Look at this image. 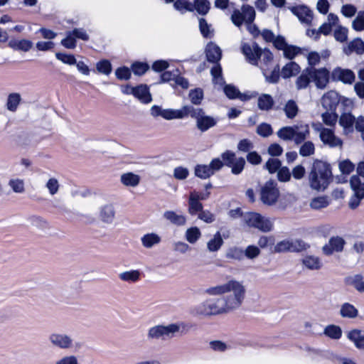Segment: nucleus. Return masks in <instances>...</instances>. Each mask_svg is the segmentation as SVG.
<instances>
[{
	"mask_svg": "<svg viewBox=\"0 0 364 364\" xmlns=\"http://www.w3.org/2000/svg\"><path fill=\"white\" fill-rule=\"evenodd\" d=\"M210 296H220L208 299L196 307V313L210 316L226 314L239 309L245 301L247 289L242 281L235 279L210 287L205 290Z\"/></svg>",
	"mask_w": 364,
	"mask_h": 364,
	"instance_id": "f257e3e1",
	"label": "nucleus"
},
{
	"mask_svg": "<svg viewBox=\"0 0 364 364\" xmlns=\"http://www.w3.org/2000/svg\"><path fill=\"white\" fill-rule=\"evenodd\" d=\"M150 114L154 117H161L166 120L183 119L191 116L196 120V126L201 132L207 131L217 123L215 118L206 115L202 109L191 105H185L178 109H164L161 106L153 105L150 109Z\"/></svg>",
	"mask_w": 364,
	"mask_h": 364,
	"instance_id": "f03ea898",
	"label": "nucleus"
},
{
	"mask_svg": "<svg viewBox=\"0 0 364 364\" xmlns=\"http://www.w3.org/2000/svg\"><path fill=\"white\" fill-rule=\"evenodd\" d=\"M331 178L329 165L320 160L314 161L309 176L310 187L316 191H323L328 186Z\"/></svg>",
	"mask_w": 364,
	"mask_h": 364,
	"instance_id": "7ed1b4c3",
	"label": "nucleus"
},
{
	"mask_svg": "<svg viewBox=\"0 0 364 364\" xmlns=\"http://www.w3.org/2000/svg\"><path fill=\"white\" fill-rule=\"evenodd\" d=\"M244 223L250 228L267 232L273 228V220L255 212L247 213L243 215Z\"/></svg>",
	"mask_w": 364,
	"mask_h": 364,
	"instance_id": "20e7f679",
	"label": "nucleus"
},
{
	"mask_svg": "<svg viewBox=\"0 0 364 364\" xmlns=\"http://www.w3.org/2000/svg\"><path fill=\"white\" fill-rule=\"evenodd\" d=\"M338 123L346 136L352 134L354 129L358 132L364 130V117L361 115L355 118L350 112H344L340 116Z\"/></svg>",
	"mask_w": 364,
	"mask_h": 364,
	"instance_id": "39448f33",
	"label": "nucleus"
},
{
	"mask_svg": "<svg viewBox=\"0 0 364 364\" xmlns=\"http://www.w3.org/2000/svg\"><path fill=\"white\" fill-rule=\"evenodd\" d=\"M181 326V323H170L167 326L157 325L152 326L148 330L147 338L149 340H158L171 338L180 331Z\"/></svg>",
	"mask_w": 364,
	"mask_h": 364,
	"instance_id": "423d86ee",
	"label": "nucleus"
},
{
	"mask_svg": "<svg viewBox=\"0 0 364 364\" xmlns=\"http://www.w3.org/2000/svg\"><path fill=\"white\" fill-rule=\"evenodd\" d=\"M314 130L319 133V137L323 144L330 148L342 149L343 140L335 134L333 129L325 128L321 124H313Z\"/></svg>",
	"mask_w": 364,
	"mask_h": 364,
	"instance_id": "0eeeda50",
	"label": "nucleus"
},
{
	"mask_svg": "<svg viewBox=\"0 0 364 364\" xmlns=\"http://www.w3.org/2000/svg\"><path fill=\"white\" fill-rule=\"evenodd\" d=\"M279 197V191L277 183L273 181H267L260 188V199L267 205L276 203Z\"/></svg>",
	"mask_w": 364,
	"mask_h": 364,
	"instance_id": "6e6552de",
	"label": "nucleus"
},
{
	"mask_svg": "<svg viewBox=\"0 0 364 364\" xmlns=\"http://www.w3.org/2000/svg\"><path fill=\"white\" fill-rule=\"evenodd\" d=\"M223 166V161L219 158L213 159L209 165L198 164L195 167V175L202 179H206L213 176L215 172Z\"/></svg>",
	"mask_w": 364,
	"mask_h": 364,
	"instance_id": "1a4fd4ad",
	"label": "nucleus"
},
{
	"mask_svg": "<svg viewBox=\"0 0 364 364\" xmlns=\"http://www.w3.org/2000/svg\"><path fill=\"white\" fill-rule=\"evenodd\" d=\"M48 341L54 347L62 350L70 349L73 347V339L71 336L60 332H54L49 335Z\"/></svg>",
	"mask_w": 364,
	"mask_h": 364,
	"instance_id": "9d476101",
	"label": "nucleus"
},
{
	"mask_svg": "<svg viewBox=\"0 0 364 364\" xmlns=\"http://www.w3.org/2000/svg\"><path fill=\"white\" fill-rule=\"evenodd\" d=\"M309 75L318 89H324L329 82L330 73L325 68H309Z\"/></svg>",
	"mask_w": 364,
	"mask_h": 364,
	"instance_id": "9b49d317",
	"label": "nucleus"
},
{
	"mask_svg": "<svg viewBox=\"0 0 364 364\" xmlns=\"http://www.w3.org/2000/svg\"><path fill=\"white\" fill-rule=\"evenodd\" d=\"M98 219L104 224L111 225L114 223L116 210L114 204L107 203L100 206L98 209Z\"/></svg>",
	"mask_w": 364,
	"mask_h": 364,
	"instance_id": "f8f14e48",
	"label": "nucleus"
},
{
	"mask_svg": "<svg viewBox=\"0 0 364 364\" xmlns=\"http://www.w3.org/2000/svg\"><path fill=\"white\" fill-rule=\"evenodd\" d=\"M242 52L246 57L247 60L252 65H258L259 53L262 49L255 43L252 44L242 43L241 46Z\"/></svg>",
	"mask_w": 364,
	"mask_h": 364,
	"instance_id": "ddd939ff",
	"label": "nucleus"
},
{
	"mask_svg": "<svg viewBox=\"0 0 364 364\" xmlns=\"http://www.w3.org/2000/svg\"><path fill=\"white\" fill-rule=\"evenodd\" d=\"M331 76L333 81H341L345 84H351L355 80V75L352 70L339 67L333 70Z\"/></svg>",
	"mask_w": 364,
	"mask_h": 364,
	"instance_id": "4468645a",
	"label": "nucleus"
},
{
	"mask_svg": "<svg viewBox=\"0 0 364 364\" xmlns=\"http://www.w3.org/2000/svg\"><path fill=\"white\" fill-rule=\"evenodd\" d=\"M345 240L341 237H333L323 247V252L326 255H331L333 252H340L343 250Z\"/></svg>",
	"mask_w": 364,
	"mask_h": 364,
	"instance_id": "2eb2a0df",
	"label": "nucleus"
},
{
	"mask_svg": "<svg viewBox=\"0 0 364 364\" xmlns=\"http://www.w3.org/2000/svg\"><path fill=\"white\" fill-rule=\"evenodd\" d=\"M294 141L296 144L304 142L310 134L309 126L305 123L294 125Z\"/></svg>",
	"mask_w": 364,
	"mask_h": 364,
	"instance_id": "dca6fc26",
	"label": "nucleus"
},
{
	"mask_svg": "<svg viewBox=\"0 0 364 364\" xmlns=\"http://www.w3.org/2000/svg\"><path fill=\"white\" fill-rule=\"evenodd\" d=\"M292 13L296 16L299 20L306 25L311 23L313 20L312 11L305 6H299L291 9Z\"/></svg>",
	"mask_w": 364,
	"mask_h": 364,
	"instance_id": "f3484780",
	"label": "nucleus"
},
{
	"mask_svg": "<svg viewBox=\"0 0 364 364\" xmlns=\"http://www.w3.org/2000/svg\"><path fill=\"white\" fill-rule=\"evenodd\" d=\"M120 183L125 187L136 188L141 181V176L134 172H125L121 174Z\"/></svg>",
	"mask_w": 364,
	"mask_h": 364,
	"instance_id": "a211bd4d",
	"label": "nucleus"
},
{
	"mask_svg": "<svg viewBox=\"0 0 364 364\" xmlns=\"http://www.w3.org/2000/svg\"><path fill=\"white\" fill-rule=\"evenodd\" d=\"M164 219L176 226H183L187 223V217L173 210H166L164 213Z\"/></svg>",
	"mask_w": 364,
	"mask_h": 364,
	"instance_id": "6ab92c4d",
	"label": "nucleus"
},
{
	"mask_svg": "<svg viewBox=\"0 0 364 364\" xmlns=\"http://www.w3.org/2000/svg\"><path fill=\"white\" fill-rule=\"evenodd\" d=\"M262 71L267 82L277 83L279 81V66L277 64L269 68L262 66Z\"/></svg>",
	"mask_w": 364,
	"mask_h": 364,
	"instance_id": "aec40b11",
	"label": "nucleus"
},
{
	"mask_svg": "<svg viewBox=\"0 0 364 364\" xmlns=\"http://www.w3.org/2000/svg\"><path fill=\"white\" fill-rule=\"evenodd\" d=\"M347 338L353 343L356 348L364 350V332L359 329H353L348 332Z\"/></svg>",
	"mask_w": 364,
	"mask_h": 364,
	"instance_id": "412c9836",
	"label": "nucleus"
},
{
	"mask_svg": "<svg viewBox=\"0 0 364 364\" xmlns=\"http://www.w3.org/2000/svg\"><path fill=\"white\" fill-rule=\"evenodd\" d=\"M345 283L353 287L360 293L364 292V277L361 274H356L346 277Z\"/></svg>",
	"mask_w": 364,
	"mask_h": 364,
	"instance_id": "4be33fe9",
	"label": "nucleus"
},
{
	"mask_svg": "<svg viewBox=\"0 0 364 364\" xmlns=\"http://www.w3.org/2000/svg\"><path fill=\"white\" fill-rule=\"evenodd\" d=\"M206 57L209 62H218L222 55V51L219 46L213 43H210L205 48Z\"/></svg>",
	"mask_w": 364,
	"mask_h": 364,
	"instance_id": "5701e85b",
	"label": "nucleus"
},
{
	"mask_svg": "<svg viewBox=\"0 0 364 364\" xmlns=\"http://www.w3.org/2000/svg\"><path fill=\"white\" fill-rule=\"evenodd\" d=\"M141 276V272L139 269H130L124 271L118 274L119 279L124 282L136 283Z\"/></svg>",
	"mask_w": 364,
	"mask_h": 364,
	"instance_id": "b1692460",
	"label": "nucleus"
},
{
	"mask_svg": "<svg viewBox=\"0 0 364 364\" xmlns=\"http://www.w3.org/2000/svg\"><path fill=\"white\" fill-rule=\"evenodd\" d=\"M339 314L343 318H355L358 316V310L353 304L345 302L341 304Z\"/></svg>",
	"mask_w": 364,
	"mask_h": 364,
	"instance_id": "393cba45",
	"label": "nucleus"
},
{
	"mask_svg": "<svg viewBox=\"0 0 364 364\" xmlns=\"http://www.w3.org/2000/svg\"><path fill=\"white\" fill-rule=\"evenodd\" d=\"M134 96L145 104L149 103L152 100L149 87L144 85L135 87Z\"/></svg>",
	"mask_w": 364,
	"mask_h": 364,
	"instance_id": "a878e982",
	"label": "nucleus"
},
{
	"mask_svg": "<svg viewBox=\"0 0 364 364\" xmlns=\"http://www.w3.org/2000/svg\"><path fill=\"white\" fill-rule=\"evenodd\" d=\"M343 51L346 55H350L353 52L362 54L364 52V42L360 38H355L344 47Z\"/></svg>",
	"mask_w": 364,
	"mask_h": 364,
	"instance_id": "bb28decb",
	"label": "nucleus"
},
{
	"mask_svg": "<svg viewBox=\"0 0 364 364\" xmlns=\"http://www.w3.org/2000/svg\"><path fill=\"white\" fill-rule=\"evenodd\" d=\"M338 95L335 91H329L323 95L321 99L322 105L326 109H332L338 103Z\"/></svg>",
	"mask_w": 364,
	"mask_h": 364,
	"instance_id": "cd10ccee",
	"label": "nucleus"
},
{
	"mask_svg": "<svg viewBox=\"0 0 364 364\" xmlns=\"http://www.w3.org/2000/svg\"><path fill=\"white\" fill-rule=\"evenodd\" d=\"M256 65L259 66L261 70L262 66L269 68L274 65L273 63V54L269 50L262 49L260 53H259L258 65Z\"/></svg>",
	"mask_w": 364,
	"mask_h": 364,
	"instance_id": "c85d7f7f",
	"label": "nucleus"
},
{
	"mask_svg": "<svg viewBox=\"0 0 364 364\" xmlns=\"http://www.w3.org/2000/svg\"><path fill=\"white\" fill-rule=\"evenodd\" d=\"M161 241V237L156 233H147L143 235L141 238L142 245L145 248H151L154 245L159 244Z\"/></svg>",
	"mask_w": 364,
	"mask_h": 364,
	"instance_id": "c756f323",
	"label": "nucleus"
},
{
	"mask_svg": "<svg viewBox=\"0 0 364 364\" xmlns=\"http://www.w3.org/2000/svg\"><path fill=\"white\" fill-rule=\"evenodd\" d=\"M224 92L226 96L230 99H240L242 101H246L250 97L246 94H242L237 87L232 85H227L224 87Z\"/></svg>",
	"mask_w": 364,
	"mask_h": 364,
	"instance_id": "7c9ffc66",
	"label": "nucleus"
},
{
	"mask_svg": "<svg viewBox=\"0 0 364 364\" xmlns=\"http://www.w3.org/2000/svg\"><path fill=\"white\" fill-rule=\"evenodd\" d=\"M303 265L311 270H318L321 267V262L318 257L306 255L302 259Z\"/></svg>",
	"mask_w": 364,
	"mask_h": 364,
	"instance_id": "2f4dec72",
	"label": "nucleus"
},
{
	"mask_svg": "<svg viewBox=\"0 0 364 364\" xmlns=\"http://www.w3.org/2000/svg\"><path fill=\"white\" fill-rule=\"evenodd\" d=\"M223 244V237L219 231H218L208 242L207 249L209 252L218 251Z\"/></svg>",
	"mask_w": 364,
	"mask_h": 364,
	"instance_id": "473e14b6",
	"label": "nucleus"
},
{
	"mask_svg": "<svg viewBox=\"0 0 364 364\" xmlns=\"http://www.w3.org/2000/svg\"><path fill=\"white\" fill-rule=\"evenodd\" d=\"M21 101V97L19 93L14 92L9 95L6 100V109L11 112H15Z\"/></svg>",
	"mask_w": 364,
	"mask_h": 364,
	"instance_id": "72a5a7b5",
	"label": "nucleus"
},
{
	"mask_svg": "<svg viewBox=\"0 0 364 364\" xmlns=\"http://www.w3.org/2000/svg\"><path fill=\"white\" fill-rule=\"evenodd\" d=\"M350 188L353 194L364 196V182L358 176H353L350 180Z\"/></svg>",
	"mask_w": 364,
	"mask_h": 364,
	"instance_id": "f704fd0d",
	"label": "nucleus"
},
{
	"mask_svg": "<svg viewBox=\"0 0 364 364\" xmlns=\"http://www.w3.org/2000/svg\"><path fill=\"white\" fill-rule=\"evenodd\" d=\"M300 72L299 65L294 63L290 62L284 66L282 69V76L284 78H289L297 75Z\"/></svg>",
	"mask_w": 364,
	"mask_h": 364,
	"instance_id": "c9c22d12",
	"label": "nucleus"
},
{
	"mask_svg": "<svg viewBox=\"0 0 364 364\" xmlns=\"http://www.w3.org/2000/svg\"><path fill=\"white\" fill-rule=\"evenodd\" d=\"M201 237V232L198 227H191L185 232V238L191 244H195Z\"/></svg>",
	"mask_w": 364,
	"mask_h": 364,
	"instance_id": "e433bc0d",
	"label": "nucleus"
},
{
	"mask_svg": "<svg viewBox=\"0 0 364 364\" xmlns=\"http://www.w3.org/2000/svg\"><path fill=\"white\" fill-rule=\"evenodd\" d=\"M9 45L15 50L26 52L32 48L33 43L29 40L22 39L11 41H10Z\"/></svg>",
	"mask_w": 364,
	"mask_h": 364,
	"instance_id": "4c0bfd02",
	"label": "nucleus"
},
{
	"mask_svg": "<svg viewBox=\"0 0 364 364\" xmlns=\"http://www.w3.org/2000/svg\"><path fill=\"white\" fill-rule=\"evenodd\" d=\"M258 107L262 110H269L274 105V100L271 95L263 94L258 98Z\"/></svg>",
	"mask_w": 364,
	"mask_h": 364,
	"instance_id": "58836bf2",
	"label": "nucleus"
},
{
	"mask_svg": "<svg viewBox=\"0 0 364 364\" xmlns=\"http://www.w3.org/2000/svg\"><path fill=\"white\" fill-rule=\"evenodd\" d=\"M188 204V212L192 216L197 215L203 208V204L190 195Z\"/></svg>",
	"mask_w": 364,
	"mask_h": 364,
	"instance_id": "ea45409f",
	"label": "nucleus"
},
{
	"mask_svg": "<svg viewBox=\"0 0 364 364\" xmlns=\"http://www.w3.org/2000/svg\"><path fill=\"white\" fill-rule=\"evenodd\" d=\"M45 186L51 196L58 194L60 188V184L58 180L55 177L49 178Z\"/></svg>",
	"mask_w": 364,
	"mask_h": 364,
	"instance_id": "a19ab883",
	"label": "nucleus"
},
{
	"mask_svg": "<svg viewBox=\"0 0 364 364\" xmlns=\"http://www.w3.org/2000/svg\"><path fill=\"white\" fill-rule=\"evenodd\" d=\"M193 10L200 15H205L210 10V4L208 0H195Z\"/></svg>",
	"mask_w": 364,
	"mask_h": 364,
	"instance_id": "79ce46f5",
	"label": "nucleus"
},
{
	"mask_svg": "<svg viewBox=\"0 0 364 364\" xmlns=\"http://www.w3.org/2000/svg\"><path fill=\"white\" fill-rule=\"evenodd\" d=\"M328 205L329 200L326 196H318L314 198L310 202V207L314 210L324 208Z\"/></svg>",
	"mask_w": 364,
	"mask_h": 364,
	"instance_id": "37998d69",
	"label": "nucleus"
},
{
	"mask_svg": "<svg viewBox=\"0 0 364 364\" xmlns=\"http://www.w3.org/2000/svg\"><path fill=\"white\" fill-rule=\"evenodd\" d=\"M324 334L332 339H339L342 336L341 328L336 325H328L324 329Z\"/></svg>",
	"mask_w": 364,
	"mask_h": 364,
	"instance_id": "c03bdc74",
	"label": "nucleus"
},
{
	"mask_svg": "<svg viewBox=\"0 0 364 364\" xmlns=\"http://www.w3.org/2000/svg\"><path fill=\"white\" fill-rule=\"evenodd\" d=\"M311 82V77L309 75V69H306L302 74L297 78L296 85L298 89L306 88Z\"/></svg>",
	"mask_w": 364,
	"mask_h": 364,
	"instance_id": "a18cd8bd",
	"label": "nucleus"
},
{
	"mask_svg": "<svg viewBox=\"0 0 364 364\" xmlns=\"http://www.w3.org/2000/svg\"><path fill=\"white\" fill-rule=\"evenodd\" d=\"M294 126L284 127L279 129L277 136L284 141L294 140Z\"/></svg>",
	"mask_w": 364,
	"mask_h": 364,
	"instance_id": "49530a36",
	"label": "nucleus"
},
{
	"mask_svg": "<svg viewBox=\"0 0 364 364\" xmlns=\"http://www.w3.org/2000/svg\"><path fill=\"white\" fill-rule=\"evenodd\" d=\"M284 111L288 118L293 119L296 116L299 108L294 100H289L284 107Z\"/></svg>",
	"mask_w": 364,
	"mask_h": 364,
	"instance_id": "de8ad7c7",
	"label": "nucleus"
},
{
	"mask_svg": "<svg viewBox=\"0 0 364 364\" xmlns=\"http://www.w3.org/2000/svg\"><path fill=\"white\" fill-rule=\"evenodd\" d=\"M241 11L245 18V23H252L255 18V11L254 8L249 5H244L242 6Z\"/></svg>",
	"mask_w": 364,
	"mask_h": 364,
	"instance_id": "09e8293b",
	"label": "nucleus"
},
{
	"mask_svg": "<svg viewBox=\"0 0 364 364\" xmlns=\"http://www.w3.org/2000/svg\"><path fill=\"white\" fill-rule=\"evenodd\" d=\"M315 153V146L312 141L304 142L299 149V154L304 157L311 156Z\"/></svg>",
	"mask_w": 364,
	"mask_h": 364,
	"instance_id": "8fccbe9b",
	"label": "nucleus"
},
{
	"mask_svg": "<svg viewBox=\"0 0 364 364\" xmlns=\"http://www.w3.org/2000/svg\"><path fill=\"white\" fill-rule=\"evenodd\" d=\"M9 186L16 193H22L25 191L24 181L18 178H11L9 181Z\"/></svg>",
	"mask_w": 364,
	"mask_h": 364,
	"instance_id": "3c124183",
	"label": "nucleus"
},
{
	"mask_svg": "<svg viewBox=\"0 0 364 364\" xmlns=\"http://www.w3.org/2000/svg\"><path fill=\"white\" fill-rule=\"evenodd\" d=\"M289 252H300L307 248L308 245L301 240L288 239Z\"/></svg>",
	"mask_w": 364,
	"mask_h": 364,
	"instance_id": "603ef678",
	"label": "nucleus"
},
{
	"mask_svg": "<svg viewBox=\"0 0 364 364\" xmlns=\"http://www.w3.org/2000/svg\"><path fill=\"white\" fill-rule=\"evenodd\" d=\"M191 102L196 105L201 103L203 98V92L200 88L191 90L188 95Z\"/></svg>",
	"mask_w": 364,
	"mask_h": 364,
	"instance_id": "864d4df0",
	"label": "nucleus"
},
{
	"mask_svg": "<svg viewBox=\"0 0 364 364\" xmlns=\"http://www.w3.org/2000/svg\"><path fill=\"white\" fill-rule=\"evenodd\" d=\"M173 6L175 9L181 11V13H184L186 11H193V4L186 0H177L174 2Z\"/></svg>",
	"mask_w": 364,
	"mask_h": 364,
	"instance_id": "5fc2aeb1",
	"label": "nucleus"
},
{
	"mask_svg": "<svg viewBox=\"0 0 364 364\" xmlns=\"http://www.w3.org/2000/svg\"><path fill=\"white\" fill-rule=\"evenodd\" d=\"M61 45L68 49H74L76 47V39L71 31L66 33V36L61 41Z\"/></svg>",
	"mask_w": 364,
	"mask_h": 364,
	"instance_id": "6e6d98bb",
	"label": "nucleus"
},
{
	"mask_svg": "<svg viewBox=\"0 0 364 364\" xmlns=\"http://www.w3.org/2000/svg\"><path fill=\"white\" fill-rule=\"evenodd\" d=\"M97 71L104 75H108L112 72V65L109 60H103L98 62L96 65Z\"/></svg>",
	"mask_w": 364,
	"mask_h": 364,
	"instance_id": "4d7b16f0",
	"label": "nucleus"
},
{
	"mask_svg": "<svg viewBox=\"0 0 364 364\" xmlns=\"http://www.w3.org/2000/svg\"><path fill=\"white\" fill-rule=\"evenodd\" d=\"M55 57L64 64L73 65L76 64V59L73 55L63 53H56Z\"/></svg>",
	"mask_w": 364,
	"mask_h": 364,
	"instance_id": "13d9d810",
	"label": "nucleus"
},
{
	"mask_svg": "<svg viewBox=\"0 0 364 364\" xmlns=\"http://www.w3.org/2000/svg\"><path fill=\"white\" fill-rule=\"evenodd\" d=\"M179 70L174 69L172 71H165L161 75L160 83L168 82L171 81H175L177 75L178 74Z\"/></svg>",
	"mask_w": 364,
	"mask_h": 364,
	"instance_id": "bf43d9fd",
	"label": "nucleus"
},
{
	"mask_svg": "<svg viewBox=\"0 0 364 364\" xmlns=\"http://www.w3.org/2000/svg\"><path fill=\"white\" fill-rule=\"evenodd\" d=\"M213 76V82L215 84H223L224 81L222 77V69L219 65L213 66L210 70Z\"/></svg>",
	"mask_w": 364,
	"mask_h": 364,
	"instance_id": "052dcab7",
	"label": "nucleus"
},
{
	"mask_svg": "<svg viewBox=\"0 0 364 364\" xmlns=\"http://www.w3.org/2000/svg\"><path fill=\"white\" fill-rule=\"evenodd\" d=\"M149 67L146 63L136 62L132 65V70L134 75H142L148 70Z\"/></svg>",
	"mask_w": 364,
	"mask_h": 364,
	"instance_id": "680f3d73",
	"label": "nucleus"
},
{
	"mask_svg": "<svg viewBox=\"0 0 364 364\" xmlns=\"http://www.w3.org/2000/svg\"><path fill=\"white\" fill-rule=\"evenodd\" d=\"M334 37L336 41L341 43L346 41L348 37V29L338 26L334 31Z\"/></svg>",
	"mask_w": 364,
	"mask_h": 364,
	"instance_id": "e2e57ef3",
	"label": "nucleus"
},
{
	"mask_svg": "<svg viewBox=\"0 0 364 364\" xmlns=\"http://www.w3.org/2000/svg\"><path fill=\"white\" fill-rule=\"evenodd\" d=\"M322 120L326 125L333 127L338 120V116L335 112H326L322 114Z\"/></svg>",
	"mask_w": 364,
	"mask_h": 364,
	"instance_id": "0e129e2a",
	"label": "nucleus"
},
{
	"mask_svg": "<svg viewBox=\"0 0 364 364\" xmlns=\"http://www.w3.org/2000/svg\"><path fill=\"white\" fill-rule=\"evenodd\" d=\"M284 55L289 59L294 58L300 53L301 49L299 47L287 45L283 50Z\"/></svg>",
	"mask_w": 364,
	"mask_h": 364,
	"instance_id": "69168bd1",
	"label": "nucleus"
},
{
	"mask_svg": "<svg viewBox=\"0 0 364 364\" xmlns=\"http://www.w3.org/2000/svg\"><path fill=\"white\" fill-rule=\"evenodd\" d=\"M54 364H79V361L75 355H66L56 360Z\"/></svg>",
	"mask_w": 364,
	"mask_h": 364,
	"instance_id": "338daca9",
	"label": "nucleus"
},
{
	"mask_svg": "<svg viewBox=\"0 0 364 364\" xmlns=\"http://www.w3.org/2000/svg\"><path fill=\"white\" fill-rule=\"evenodd\" d=\"M353 28L358 31L364 30V11L359 12L353 21Z\"/></svg>",
	"mask_w": 364,
	"mask_h": 364,
	"instance_id": "774afa93",
	"label": "nucleus"
}]
</instances>
